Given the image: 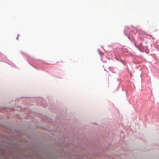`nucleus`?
I'll return each mask as SVG.
<instances>
[{
  "mask_svg": "<svg viewBox=\"0 0 159 159\" xmlns=\"http://www.w3.org/2000/svg\"><path fill=\"white\" fill-rule=\"evenodd\" d=\"M115 59L117 61H119L120 60L119 59H118L117 57H115Z\"/></svg>",
  "mask_w": 159,
  "mask_h": 159,
  "instance_id": "obj_6",
  "label": "nucleus"
},
{
  "mask_svg": "<svg viewBox=\"0 0 159 159\" xmlns=\"http://www.w3.org/2000/svg\"><path fill=\"white\" fill-rule=\"evenodd\" d=\"M19 35L18 34L16 37V39H18V36H19Z\"/></svg>",
  "mask_w": 159,
  "mask_h": 159,
  "instance_id": "obj_7",
  "label": "nucleus"
},
{
  "mask_svg": "<svg viewBox=\"0 0 159 159\" xmlns=\"http://www.w3.org/2000/svg\"><path fill=\"white\" fill-rule=\"evenodd\" d=\"M133 34H135L134 33H133Z\"/></svg>",
  "mask_w": 159,
  "mask_h": 159,
  "instance_id": "obj_12",
  "label": "nucleus"
},
{
  "mask_svg": "<svg viewBox=\"0 0 159 159\" xmlns=\"http://www.w3.org/2000/svg\"><path fill=\"white\" fill-rule=\"evenodd\" d=\"M119 61L121 62L124 66L125 65L124 62L122 60H120Z\"/></svg>",
  "mask_w": 159,
  "mask_h": 159,
  "instance_id": "obj_3",
  "label": "nucleus"
},
{
  "mask_svg": "<svg viewBox=\"0 0 159 159\" xmlns=\"http://www.w3.org/2000/svg\"><path fill=\"white\" fill-rule=\"evenodd\" d=\"M140 45H142V44L141 43H140Z\"/></svg>",
  "mask_w": 159,
  "mask_h": 159,
  "instance_id": "obj_8",
  "label": "nucleus"
},
{
  "mask_svg": "<svg viewBox=\"0 0 159 159\" xmlns=\"http://www.w3.org/2000/svg\"><path fill=\"white\" fill-rule=\"evenodd\" d=\"M154 38L153 37H152V39H154Z\"/></svg>",
  "mask_w": 159,
  "mask_h": 159,
  "instance_id": "obj_10",
  "label": "nucleus"
},
{
  "mask_svg": "<svg viewBox=\"0 0 159 159\" xmlns=\"http://www.w3.org/2000/svg\"><path fill=\"white\" fill-rule=\"evenodd\" d=\"M125 51H127V50H126V49H125Z\"/></svg>",
  "mask_w": 159,
  "mask_h": 159,
  "instance_id": "obj_9",
  "label": "nucleus"
},
{
  "mask_svg": "<svg viewBox=\"0 0 159 159\" xmlns=\"http://www.w3.org/2000/svg\"><path fill=\"white\" fill-rule=\"evenodd\" d=\"M124 32L125 35L127 36L128 38L131 40L132 42L133 41V40L134 39L133 34V32H130L129 30V27H126L124 31Z\"/></svg>",
  "mask_w": 159,
  "mask_h": 159,
  "instance_id": "obj_1",
  "label": "nucleus"
},
{
  "mask_svg": "<svg viewBox=\"0 0 159 159\" xmlns=\"http://www.w3.org/2000/svg\"><path fill=\"white\" fill-rule=\"evenodd\" d=\"M135 46L138 49H139V50L140 51H141V52H143L142 51H141V50L137 46H136V45H135Z\"/></svg>",
  "mask_w": 159,
  "mask_h": 159,
  "instance_id": "obj_5",
  "label": "nucleus"
},
{
  "mask_svg": "<svg viewBox=\"0 0 159 159\" xmlns=\"http://www.w3.org/2000/svg\"><path fill=\"white\" fill-rule=\"evenodd\" d=\"M98 53L100 55H101V52L100 51V50L99 49H98Z\"/></svg>",
  "mask_w": 159,
  "mask_h": 159,
  "instance_id": "obj_4",
  "label": "nucleus"
},
{
  "mask_svg": "<svg viewBox=\"0 0 159 159\" xmlns=\"http://www.w3.org/2000/svg\"><path fill=\"white\" fill-rule=\"evenodd\" d=\"M9 64L12 67H14L15 66V65L11 62H10V63H9Z\"/></svg>",
  "mask_w": 159,
  "mask_h": 159,
  "instance_id": "obj_2",
  "label": "nucleus"
},
{
  "mask_svg": "<svg viewBox=\"0 0 159 159\" xmlns=\"http://www.w3.org/2000/svg\"><path fill=\"white\" fill-rule=\"evenodd\" d=\"M30 65H31V64H30Z\"/></svg>",
  "mask_w": 159,
  "mask_h": 159,
  "instance_id": "obj_11",
  "label": "nucleus"
},
{
  "mask_svg": "<svg viewBox=\"0 0 159 159\" xmlns=\"http://www.w3.org/2000/svg\"><path fill=\"white\" fill-rule=\"evenodd\" d=\"M102 48H103V47H102Z\"/></svg>",
  "mask_w": 159,
  "mask_h": 159,
  "instance_id": "obj_13",
  "label": "nucleus"
}]
</instances>
